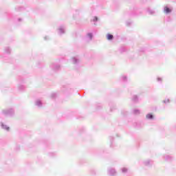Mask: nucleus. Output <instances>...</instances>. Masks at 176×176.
<instances>
[{"mask_svg":"<svg viewBox=\"0 0 176 176\" xmlns=\"http://www.w3.org/2000/svg\"><path fill=\"white\" fill-rule=\"evenodd\" d=\"M107 38L108 41H112V39H113V35L108 34L107 35Z\"/></svg>","mask_w":176,"mask_h":176,"instance_id":"1","label":"nucleus"},{"mask_svg":"<svg viewBox=\"0 0 176 176\" xmlns=\"http://www.w3.org/2000/svg\"><path fill=\"white\" fill-rule=\"evenodd\" d=\"M164 12H166V13H170V12H171V10H170V8L166 7L164 8Z\"/></svg>","mask_w":176,"mask_h":176,"instance_id":"2","label":"nucleus"},{"mask_svg":"<svg viewBox=\"0 0 176 176\" xmlns=\"http://www.w3.org/2000/svg\"><path fill=\"white\" fill-rule=\"evenodd\" d=\"M146 118L147 119H153V116L149 113V114H147Z\"/></svg>","mask_w":176,"mask_h":176,"instance_id":"3","label":"nucleus"},{"mask_svg":"<svg viewBox=\"0 0 176 176\" xmlns=\"http://www.w3.org/2000/svg\"><path fill=\"white\" fill-rule=\"evenodd\" d=\"M97 20H98V18L95 17V19H94V21H97Z\"/></svg>","mask_w":176,"mask_h":176,"instance_id":"4","label":"nucleus"},{"mask_svg":"<svg viewBox=\"0 0 176 176\" xmlns=\"http://www.w3.org/2000/svg\"><path fill=\"white\" fill-rule=\"evenodd\" d=\"M88 36H89V38H91L92 36L91 34H88Z\"/></svg>","mask_w":176,"mask_h":176,"instance_id":"5","label":"nucleus"},{"mask_svg":"<svg viewBox=\"0 0 176 176\" xmlns=\"http://www.w3.org/2000/svg\"><path fill=\"white\" fill-rule=\"evenodd\" d=\"M7 130H9V128H7Z\"/></svg>","mask_w":176,"mask_h":176,"instance_id":"6","label":"nucleus"}]
</instances>
